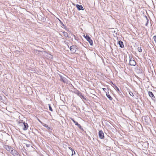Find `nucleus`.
Here are the masks:
<instances>
[{"instance_id":"nucleus-20","label":"nucleus","mask_w":156,"mask_h":156,"mask_svg":"<svg viewBox=\"0 0 156 156\" xmlns=\"http://www.w3.org/2000/svg\"><path fill=\"white\" fill-rule=\"evenodd\" d=\"M59 20V21L60 22V24L62 25L63 27H64V28H65L66 27V25H65L63 23H62V22L61 21V20H60L59 19H58Z\"/></svg>"},{"instance_id":"nucleus-12","label":"nucleus","mask_w":156,"mask_h":156,"mask_svg":"<svg viewBox=\"0 0 156 156\" xmlns=\"http://www.w3.org/2000/svg\"><path fill=\"white\" fill-rule=\"evenodd\" d=\"M3 147L7 151H9V152H10L12 148L11 146L7 145H4Z\"/></svg>"},{"instance_id":"nucleus-32","label":"nucleus","mask_w":156,"mask_h":156,"mask_svg":"<svg viewBox=\"0 0 156 156\" xmlns=\"http://www.w3.org/2000/svg\"><path fill=\"white\" fill-rule=\"evenodd\" d=\"M42 20L43 21H45L46 20H45V19L44 18V17H43V18H42Z\"/></svg>"},{"instance_id":"nucleus-17","label":"nucleus","mask_w":156,"mask_h":156,"mask_svg":"<svg viewBox=\"0 0 156 156\" xmlns=\"http://www.w3.org/2000/svg\"><path fill=\"white\" fill-rule=\"evenodd\" d=\"M106 96L111 101H112L113 98L110 96L109 92H106Z\"/></svg>"},{"instance_id":"nucleus-15","label":"nucleus","mask_w":156,"mask_h":156,"mask_svg":"<svg viewBox=\"0 0 156 156\" xmlns=\"http://www.w3.org/2000/svg\"><path fill=\"white\" fill-rule=\"evenodd\" d=\"M118 43L120 47L121 48H123L124 47L123 43V42L121 41H118Z\"/></svg>"},{"instance_id":"nucleus-9","label":"nucleus","mask_w":156,"mask_h":156,"mask_svg":"<svg viewBox=\"0 0 156 156\" xmlns=\"http://www.w3.org/2000/svg\"><path fill=\"white\" fill-rule=\"evenodd\" d=\"M58 75L60 78V80L62 82H63L64 83H66V82L67 81V79H66V78L62 76L60 74H58Z\"/></svg>"},{"instance_id":"nucleus-6","label":"nucleus","mask_w":156,"mask_h":156,"mask_svg":"<svg viewBox=\"0 0 156 156\" xmlns=\"http://www.w3.org/2000/svg\"><path fill=\"white\" fill-rule=\"evenodd\" d=\"M9 152L12 154L14 156H19V153L17 152V151L16 150L13 149L12 148V149L11 150V151H10Z\"/></svg>"},{"instance_id":"nucleus-10","label":"nucleus","mask_w":156,"mask_h":156,"mask_svg":"<svg viewBox=\"0 0 156 156\" xmlns=\"http://www.w3.org/2000/svg\"><path fill=\"white\" fill-rule=\"evenodd\" d=\"M135 71L138 74H141L143 73V70L140 67H137L135 69Z\"/></svg>"},{"instance_id":"nucleus-25","label":"nucleus","mask_w":156,"mask_h":156,"mask_svg":"<svg viewBox=\"0 0 156 156\" xmlns=\"http://www.w3.org/2000/svg\"><path fill=\"white\" fill-rule=\"evenodd\" d=\"M69 149L72 151V152H73V151H74L73 154H75V151L71 147H69Z\"/></svg>"},{"instance_id":"nucleus-19","label":"nucleus","mask_w":156,"mask_h":156,"mask_svg":"<svg viewBox=\"0 0 156 156\" xmlns=\"http://www.w3.org/2000/svg\"><path fill=\"white\" fill-rule=\"evenodd\" d=\"M115 90H116L117 92L119 93V94H120V93L121 94V92L120 91L119 89L115 84Z\"/></svg>"},{"instance_id":"nucleus-14","label":"nucleus","mask_w":156,"mask_h":156,"mask_svg":"<svg viewBox=\"0 0 156 156\" xmlns=\"http://www.w3.org/2000/svg\"><path fill=\"white\" fill-rule=\"evenodd\" d=\"M76 7L78 10H84L83 8L82 5H79L78 4H77L76 5Z\"/></svg>"},{"instance_id":"nucleus-21","label":"nucleus","mask_w":156,"mask_h":156,"mask_svg":"<svg viewBox=\"0 0 156 156\" xmlns=\"http://www.w3.org/2000/svg\"><path fill=\"white\" fill-rule=\"evenodd\" d=\"M137 49L139 52H142V49L140 47H138Z\"/></svg>"},{"instance_id":"nucleus-30","label":"nucleus","mask_w":156,"mask_h":156,"mask_svg":"<svg viewBox=\"0 0 156 156\" xmlns=\"http://www.w3.org/2000/svg\"><path fill=\"white\" fill-rule=\"evenodd\" d=\"M25 145L26 147H29L30 146V144H25Z\"/></svg>"},{"instance_id":"nucleus-31","label":"nucleus","mask_w":156,"mask_h":156,"mask_svg":"<svg viewBox=\"0 0 156 156\" xmlns=\"http://www.w3.org/2000/svg\"><path fill=\"white\" fill-rule=\"evenodd\" d=\"M103 90L106 93V92H108V91H106V89L105 88H103Z\"/></svg>"},{"instance_id":"nucleus-26","label":"nucleus","mask_w":156,"mask_h":156,"mask_svg":"<svg viewBox=\"0 0 156 156\" xmlns=\"http://www.w3.org/2000/svg\"><path fill=\"white\" fill-rule=\"evenodd\" d=\"M148 118L147 117V116H144V120L146 122H147V119H148Z\"/></svg>"},{"instance_id":"nucleus-24","label":"nucleus","mask_w":156,"mask_h":156,"mask_svg":"<svg viewBox=\"0 0 156 156\" xmlns=\"http://www.w3.org/2000/svg\"><path fill=\"white\" fill-rule=\"evenodd\" d=\"M64 42L65 44H66L68 48H69V43L68 42H66V41H64Z\"/></svg>"},{"instance_id":"nucleus-28","label":"nucleus","mask_w":156,"mask_h":156,"mask_svg":"<svg viewBox=\"0 0 156 156\" xmlns=\"http://www.w3.org/2000/svg\"><path fill=\"white\" fill-rule=\"evenodd\" d=\"M153 38L154 42L156 43V35L154 36H153Z\"/></svg>"},{"instance_id":"nucleus-37","label":"nucleus","mask_w":156,"mask_h":156,"mask_svg":"<svg viewBox=\"0 0 156 156\" xmlns=\"http://www.w3.org/2000/svg\"><path fill=\"white\" fill-rule=\"evenodd\" d=\"M72 152V155H73V154H74V151H73V152Z\"/></svg>"},{"instance_id":"nucleus-36","label":"nucleus","mask_w":156,"mask_h":156,"mask_svg":"<svg viewBox=\"0 0 156 156\" xmlns=\"http://www.w3.org/2000/svg\"><path fill=\"white\" fill-rule=\"evenodd\" d=\"M145 18H146V20L148 19L147 18V16H145Z\"/></svg>"},{"instance_id":"nucleus-33","label":"nucleus","mask_w":156,"mask_h":156,"mask_svg":"<svg viewBox=\"0 0 156 156\" xmlns=\"http://www.w3.org/2000/svg\"><path fill=\"white\" fill-rule=\"evenodd\" d=\"M2 100V97L0 95V100Z\"/></svg>"},{"instance_id":"nucleus-27","label":"nucleus","mask_w":156,"mask_h":156,"mask_svg":"<svg viewBox=\"0 0 156 156\" xmlns=\"http://www.w3.org/2000/svg\"><path fill=\"white\" fill-rule=\"evenodd\" d=\"M129 93L130 96H132L133 97L134 96L133 93L132 92L130 91L129 92Z\"/></svg>"},{"instance_id":"nucleus-16","label":"nucleus","mask_w":156,"mask_h":156,"mask_svg":"<svg viewBox=\"0 0 156 156\" xmlns=\"http://www.w3.org/2000/svg\"><path fill=\"white\" fill-rule=\"evenodd\" d=\"M74 93L79 97H80L82 94L81 92H80L79 91L77 90H76L74 91Z\"/></svg>"},{"instance_id":"nucleus-11","label":"nucleus","mask_w":156,"mask_h":156,"mask_svg":"<svg viewBox=\"0 0 156 156\" xmlns=\"http://www.w3.org/2000/svg\"><path fill=\"white\" fill-rule=\"evenodd\" d=\"M43 126L44 127L47 128V129L48 130V132L50 134H51L52 133V129L50 127H49L46 124H44L43 125Z\"/></svg>"},{"instance_id":"nucleus-2","label":"nucleus","mask_w":156,"mask_h":156,"mask_svg":"<svg viewBox=\"0 0 156 156\" xmlns=\"http://www.w3.org/2000/svg\"><path fill=\"white\" fill-rule=\"evenodd\" d=\"M86 40L89 42L90 45L91 46L93 45V41L91 39L90 37L87 34L85 35H84L83 36Z\"/></svg>"},{"instance_id":"nucleus-7","label":"nucleus","mask_w":156,"mask_h":156,"mask_svg":"<svg viewBox=\"0 0 156 156\" xmlns=\"http://www.w3.org/2000/svg\"><path fill=\"white\" fill-rule=\"evenodd\" d=\"M148 94L149 96L154 101H156V98L153 94V93L151 91H148Z\"/></svg>"},{"instance_id":"nucleus-18","label":"nucleus","mask_w":156,"mask_h":156,"mask_svg":"<svg viewBox=\"0 0 156 156\" xmlns=\"http://www.w3.org/2000/svg\"><path fill=\"white\" fill-rule=\"evenodd\" d=\"M62 33L64 34V36L66 37V38H69V37L68 34V33L65 31H64L62 32Z\"/></svg>"},{"instance_id":"nucleus-29","label":"nucleus","mask_w":156,"mask_h":156,"mask_svg":"<svg viewBox=\"0 0 156 156\" xmlns=\"http://www.w3.org/2000/svg\"><path fill=\"white\" fill-rule=\"evenodd\" d=\"M149 20V19L147 20V22L145 24L146 26H147L148 25Z\"/></svg>"},{"instance_id":"nucleus-4","label":"nucleus","mask_w":156,"mask_h":156,"mask_svg":"<svg viewBox=\"0 0 156 156\" xmlns=\"http://www.w3.org/2000/svg\"><path fill=\"white\" fill-rule=\"evenodd\" d=\"M70 119L73 121V122L75 124L76 126H77L81 130L83 131H84V129L83 127L81 126V125L78 123L76 121L73 119L72 118H70Z\"/></svg>"},{"instance_id":"nucleus-39","label":"nucleus","mask_w":156,"mask_h":156,"mask_svg":"<svg viewBox=\"0 0 156 156\" xmlns=\"http://www.w3.org/2000/svg\"><path fill=\"white\" fill-rule=\"evenodd\" d=\"M116 32L115 31H114V32L115 33Z\"/></svg>"},{"instance_id":"nucleus-1","label":"nucleus","mask_w":156,"mask_h":156,"mask_svg":"<svg viewBox=\"0 0 156 156\" xmlns=\"http://www.w3.org/2000/svg\"><path fill=\"white\" fill-rule=\"evenodd\" d=\"M18 123L20 126H23V130H26L28 129L29 126L28 124L25 122H23V120H20L18 122Z\"/></svg>"},{"instance_id":"nucleus-38","label":"nucleus","mask_w":156,"mask_h":156,"mask_svg":"<svg viewBox=\"0 0 156 156\" xmlns=\"http://www.w3.org/2000/svg\"><path fill=\"white\" fill-rule=\"evenodd\" d=\"M72 35L73 36V37H76V36H75V35H74V34H72Z\"/></svg>"},{"instance_id":"nucleus-34","label":"nucleus","mask_w":156,"mask_h":156,"mask_svg":"<svg viewBox=\"0 0 156 156\" xmlns=\"http://www.w3.org/2000/svg\"><path fill=\"white\" fill-rule=\"evenodd\" d=\"M74 107L75 108V109H74V111L75 112V111H76L75 109L76 110H77V108H76V106H74Z\"/></svg>"},{"instance_id":"nucleus-13","label":"nucleus","mask_w":156,"mask_h":156,"mask_svg":"<svg viewBox=\"0 0 156 156\" xmlns=\"http://www.w3.org/2000/svg\"><path fill=\"white\" fill-rule=\"evenodd\" d=\"M74 39H75L76 40V41H77L78 42V44H77V43H75L76 44H77V45L79 46H80V45H83V44L81 43L80 41H79L80 40V39L79 38H78V37H74Z\"/></svg>"},{"instance_id":"nucleus-23","label":"nucleus","mask_w":156,"mask_h":156,"mask_svg":"<svg viewBox=\"0 0 156 156\" xmlns=\"http://www.w3.org/2000/svg\"><path fill=\"white\" fill-rule=\"evenodd\" d=\"M81 99H83L85 100H86V98H85L84 96L82 94H81V96L80 97Z\"/></svg>"},{"instance_id":"nucleus-8","label":"nucleus","mask_w":156,"mask_h":156,"mask_svg":"<svg viewBox=\"0 0 156 156\" xmlns=\"http://www.w3.org/2000/svg\"><path fill=\"white\" fill-rule=\"evenodd\" d=\"M98 136L99 138L101 139H104V134L103 131L102 130L99 131Z\"/></svg>"},{"instance_id":"nucleus-22","label":"nucleus","mask_w":156,"mask_h":156,"mask_svg":"<svg viewBox=\"0 0 156 156\" xmlns=\"http://www.w3.org/2000/svg\"><path fill=\"white\" fill-rule=\"evenodd\" d=\"M48 105H49V110L51 111V112H52L53 111V109H52V108L51 106V105L49 104Z\"/></svg>"},{"instance_id":"nucleus-35","label":"nucleus","mask_w":156,"mask_h":156,"mask_svg":"<svg viewBox=\"0 0 156 156\" xmlns=\"http://www.w3.org/2000/svg\"><path fill=\"white\" fill-rule=\"evenodd\" d=\"M38 121H39V122H40V123H42V122H41V121H40L39 119H38Z\"/></svg>"},{"instance_id":"nucleus-5","label":"nucleus","mask_w":156,"mask_h":156,"mask_svg":"<svg viewBox=\"0 0 156 156\" xmlns=\"http://www.w3.org/2000/svg\"><path fill=\"white\" fill-rule=\"evenodd\" d=\"M129 65L132 66H135L136 65V62L135 60L133 59H132V58H131L130 56H129Z\"/></svg>"},{"instance_id":"nucleus-3","label":"nucleus","mask_w":156,"mask_h":156,"mask_svg":"<svg viewBox=\"0 0 156 156\" xmlns=\"http://www.w3.org/2000/svg\"><path fill=\"white\" fill-rule=\"evenodd\" d=\"M69 48L72 53L73 54H74L76 52V50L78 49L76 45H72L70 46Z\"/></svg>"}]
</instances>
